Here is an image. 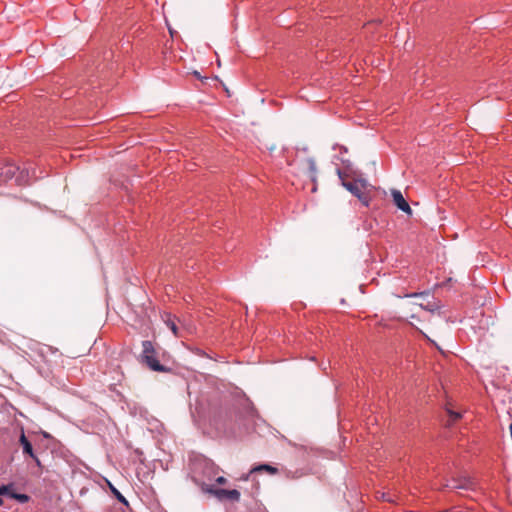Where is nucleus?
Masks as SVG:
<instances>
[{
  "label": "nucleus",
  "instance_id": "8",
  "mask_svg": "<svg viewBox=\"0 0 512 512\" xmlns=\"http://www.w3.org/2000/svg\"><path fill=\"white\" fill-rule=\"evenodd\" d=\"M336 172L339 177V180L341 181V185L347 191H349L353 196H355L357 199H361L360 195H361L362 191H361L359 185L357 184V182L356 181H352V182L346 181L344 179V173L340 168H337Z\"/></svg>",
  "mask_w": 512,
  "mask_h": 512
},
{
  "label": "nucleus",
  "instance_id": "13",
  "mask_svg": "<svg viewBox=\"0 0 512 512\" xmlns=\"http://www.w3.org/2000/svg\"><path fill=\"white\" fill-rule=\"evenodd\" d=\"M14 483H7L0 485V496H6L12 499V495L15 493Z\"/></svg>",
  "mask_w": 512,
  "mask_h": 512
},
{
  "label": "nucleus",
  "instance_id": "31",
  "mask_svg": "<svg viewBox=\"0 0 512 512\" xmlns=\"http://www.w3.org/2000/svg\"><path fill=\"white\" fill-rule=\"evenodd\" d=\"M3 505V500L0 498V506Z\"/></svg>",
  "mask_w": 512,
  "mask_h": 512
},
{
  "label": "nucleus",
  "instance_id": "15",
  "mask_svg": "<svg viewBox=\"0 0 512 512\" xmlns=\"http://www.w3.org/2000/svg\"><path fill=\"white\" fill-rule=\"evenodd\" d=\"M12 499L16 500L20 504H25L30 501L31 497L26 493H19L15 491V493L12 495Z\"/></svg>",
  "mask_w": 512,
  "mask_h": 512
},
{
  "label": "nucleus",
  "instance_id": "24",
  "mask_svg": "<svg viewBox=\"0 0 512 512\" xmlns=\"http://www.w3.org/2000/svg\"><path fill=\"white\" fill-rule=\"evenodd\" d=\"M337 147L340 149L341 153H347V151H348V149H347V147H346V146H344V145H339V144H335V145L333 146V149H336Z\"/></svg>",
  "mask_w": 512,
  "mask_h": 512
},
{
  "label": "nucleus",
  "instance_id": "4",
  "mask_svg": "<svg viewBox=\"0 0 512 512\" xmlns=\"http://www.w3.org/2000/svg\"><path fill=\"white\" fill-rule=\"evenodd\" d=\"M260 473L275 475L278 473V468L270 463H258L250 468L249 472L243 476V479L246 481L251 480L252 482H256L255 474Z\"/></svg>",
  "mask_w": 512,
  "mask_h": 512
},
{
  "label": "nucleus",
  "instance_id": "18",
  "mask_svg": "<svg viewBox=\"0 0 512 512\" xmlns=\"http://www.w3.org/2000/svg\"><path fill=\"white\" fill-rule=\"evenodd\" d=\"M425 310L434 312L439 309V306L435 302H428L425 306L421 305Z\"/></svg>",
  "mask_w": 512,
  "mask_h": 512
},
{
  "label": "nucleus",
  "instance_id": "20",
  "mask_svg": "<svg viewBox=\"0 0 512 512\" xmlns=\"http://www.w3.org/2000/svg\"><path fill=\"white\" fill-rule=\"evenodd\" d=\"M338 160L342 162V164L345 166V168L350 169L352 163L348 159L337 157Z\"/></svg>",
  "mask_w": 512,
  "mask_h": 512
},
{
  "label": "nucleus",
  "instance_id": "2",
  "mask_svg": "<svg viewBox=\"0 0 512 512\" xmlns=\"http://www.w3.org/2000/svg\"><path fill=\"white\" fill-rule=\"evenodd\" d=\"M141 346L142 352L139 355L140 363L146 365L154 372L173 373V367L168 364L165 352H160V347L157 348L150 340H143Z\"/></svg>",
  "mask_w": 512,
  "mask_h": 512
},
{
  "label": "nucleus",
  "instance_id": "26",
  "mask_svg": "<svg viewBox=\"0 0 512 512\" xmlns=\"http://www.w3.org/2000/svg\"><path fill=\"white\" fill-rule=\"evenodd\" d=\"M216 482H217L218 484H224V483H226V478H225L224 476H218V477L216 478Z\"/></svg>",
  "mask_w": 512,
  "mask_h": 512
},
{
  "label": "nucleus",
  "instance_id": "27",
  "mask_svg": "<svg viewBox=\"0 0 512 512\" xmlns=\"http://www.w3.org/2000/svg\"><path fill=\"white\" fill-rule=\"evenodd\" d=\"M297 474H298V472H290V473H289V475H288V477H291V478L295 479V478H297V477H298V475H297Z\"/></svg>",
  "mask_w": 512,
  "mask_h": 512
},
{
  "label": "nucleus",
  "instance_id": "16",
  "mask_svg": "<svg viewBox=\"0 0 512 512\" xmlns=\"http://www.w3.org/2000/svg\"><path fill=\"white\" fill-rule=\"evenodd\" d=\"M447 414L450 420L449 425L453 424L454 422L462 418V414L460 412L454 411L452 409H447Z\"/></svg>",
  "mask_w": 512,
  "mask_h": 512
},
{
  "label": "nucleus",
  "instance_id": "17",
  "mask_svg": "<svg viewBox=\"0 0 512 512\" xmlns=\"http://www.w3.org/2000/svg\"><path fill=\"white\" fill-rule=\"evenodd\" d=\"M429 296H430V291L429 290H425V291H421V292L409 293V294H406L404 297H406V298H417V297H420V298L426 299Z\"/></svg>",
  "mask_w": 512,
  "mask_h": 512
},
{
  "label": "nucleus",
  "instance_id": "7",
  "mask_svg": "<svg viewBox=\"0 0 512 512\" xmlns=\"http://www.w3.org/2000/svg\"><path fill=\"white\" fill-rule=\"evenodd\" d=\"M246 413H247V418H248V423L245 424L246 430L252 429V430L258 432L257 427L260 424H265V420L260 417L256 408L252 404H250L248 406Z\"/></svg>",
  "mask_w": 512,
  "mask_h": 512
},
{
  "label": "nucleus",
  "instance_id": "10",
  "mask_svg": "<svg viewBox=\"0 0 512 512\" xmlns=\"http://www.w3.org/2000/svg\"><path fill=\"white\" fill-rule=\"evenodd\" d=\"M447 487L451 490H469L472 482L467 478L451 479L447 483Z\"/></svg>",
  "mask_w": 512,
  "mask_h": 512
},
{
  "label": "nucleus",
  "instance_id": "3",
  "mask_svg": "<svg viewBox=\"0 0 512 512\" xmlns=\"http://www.w3.org/2000/svg\"><path fill=\"white\" fill-rule=\"evenodd\" d=\"M35 169L30 167L21 168L19 165L8 163L0 168V183L14 179L17 185H28L30 179L35 176Z\"/></svg>",
  "mask_w": 512,
  "mask_h": 512
},
{
  "label": "nucleus",
  "instance_id": "11",
  "mask_svg": "<svg viewBox=\"0 0 512 512\" xmlns=\"http://www.w3.org/2000/svg\"><path fill=\"white\" fill-rule=\"evenodd\" d=\"M199 466H202L205 470L208 471L209 479L211 476L216 474L215 464L208 458H203L199 462Z\"/></svg>",
  "mask_w": 512,
  "mask_h": 512
},
{
  "label": "nucleus",
  "instance_id": "25",
  "mask_svg": "<svg viewBox=\"0 0 512 512\" xmlns=\"http://www.w3.org/2000/svg\"><path fill=\"white\" fill-rule=\"evenodd\" d=\"M355 181L357 182V184H361L363 188H365L368 185V181L364 178H359Z\"/></svg>",
  "mask_w": 512,
  "mask_h": 512
},
{
  "label": "nucleus",
  "instance_id": "29",
  "mask_svg": "<svg viewBox=\"0 0 512 512\" xmlns=\"http://www.w3.org/2000/svg\"><path fill=\"white\" fill-rule=\"evenodd\" d=\"M301 150H302L303 152H307V151H308V147H306V146H305V147H303Z\"/></svg>",
  "mask_w": 512,
  "mask_h": 512
},
{
  "label": "nucleus",
  "instance_id": "30",
  "mask_svg": "<svg viewBox=\"0 0 512 512\" xmlns=\"http://www.w3.org/2000/svg\"><path fill=\"white\" fill-rule=\"evenodd\" d=\"M169 32L173 36V33H174L173 30L169 28Z\"/></svg>",
  "mask_w": 512,
  "mask_h": 512
},
{
  "label": "nucleus",
  "instance_id": "28",
  "mask_svg": "<svg viewBox=\"0 0 512 512\" xmlns=\"http://www.w3.org/2000/svg\"><path fill=\"white\" fill-rule=\"evenodd\" d=\"M193 74H194L197 78H201V75H200V73H199L198 71H194V73H193Z\"/></svg>",
  "mask_w": 512,
  "mask_h": 512
},
{
  "label": "nucleus",
  "instance_id": "1",
  "mask_svg": "<svg viewBox=\"0 0 512 512\" xmlns=\"http://www.w3.org/2000/svg\"><path fill=\"white\" fill-rule=\"evenodd\" d=\"M205 383L198 380L188 383L190 399L194 397L196 411L203 418H208L209 425L215 430L216 436L231 438L237 434L235 415L232 409L222 404V393L214 387L215 379L205 377Z\"/></svg>",
  "mask_w": 512,
  "mask_h": 512
},
{
  "label": "nucleus",
  "instance_id": "22",
  "mask_svg": "<svg viewBox=\"0 0 512 512\" xmlns=\"http://www.w3.org/2000/svg\"><path fill=\"white\" fill-rule=\"evenodd\" d=\"M194 353H195V354H197V355H199V356H201V357H208V358H210V357L205 353V351H204V350H202V349H200V348H196V349L194 350Z\"/></svg>",
  "mask_w": 512,
  "mask_h": 512
},
{
  "label": "nucleus",
  "instance_id": "12",
  "mask_svg": "<svg viewBox=\"0 0 512 512\" xmlns=\"http://www.w3.org/2000/svg\"><path fill=\"white\" fill-rule=\"evenodd\" d=\"M108 485L112 495L118 500V502L125 506H129V502L124 495L111 482H108Z\"/></svg>",
  "mask_w": 512,
  "mask_h": 512
},
{
  "label": "nucleus",
  "instance_id": "14",
  "mask_svg": "<svg viewBox=\"0 0 512 512\" xmlns=\"http://www.w3.org/2000/svg\"><path fill=\"white\" fill-rule=\"evenodd\" d=\"M306 161L308 163L309 178L311 179V181L315 182L316 174H317L316 162H315L314 158H312V157L307 158Z\"/></svg>",
  "mask_w": 512,
  "mask_h": 512
},
{
  "label": "nucleus",
  "instance_id": "32",
  "mask_svg": "<svg viewBox=\"0 0 512 512\" xmlns=\"http://www.w3.org/2000/svg\"><path fill=\"white\" fill-rule=\"evenodd\" d=\"M265 512H267V511H265Z\"/></svg>",
  "mask_w": 512,
  "mask_h": 512
},
{
  "label": "nucleus",
  "instance_id": "23",
  "mask_svg": "<svg viewBox=\"0 0 512 512\" xmlns=\"http://www.w3.org/2000/svg\"><path fill=\"white\" fill-rule=\"evenodd\" d=\"M30 458L33 459V461L35 462L37 467L42 468V462L36 454H34V456H32Z\"/></svg>",
  "mask_w": 512,
  "mask_h": 512
},
{
  "label": "nucleus",
  "instance_id": "21",
  "mask_svg": "<svg viewBox=\"0 0 512 512\" xmlns=\"http://www.w3.org/2000/svg\"><path fill=\"white\" fill-rule=\"evenodd\" d=\"M168 327L171 329L174 335H177L178 328L174 322H168Z\"/></svg>",
  "mask_w": 512,
  "mask_h": 512
},
{
  "label": "nucleus",
  "instance_id": "19",
  "mask_svg": "<svg viewBox=\"0 0 512 512\" xmlns=\"http://www.w3.org/2000/svg\"><path fill=\"white\" fill-rule=\"evenodd\" d=\"M361 199H358L364 206L368 207L370 198L363 194V192L360 195Z\"/></svg>",
  "mask_w": 512,
  "mask_h": 512
},
{
  "label": "nucleus",
  "instance_id": "5",
  "mask_svg": "<svg viewBox=\"0 0 512 512\" xmlns=\"http://www.w3.org/2000/svg\"><path fill=\"white\" fill-rule=\"evenodd\" d=\"M206 491L210 494H213L219 500L238 501L241 496L237 489L215 488L212 485L208 486Z\"/></svg>",
  "mask_w": 512,
  "mask_h": 512
},
{
  "label": "nucleus",
  "instance_id": "9",
  "mask_svg": "<svg viewBox=\"0 0 512 512\" xmlns=\"http://www.w3.org/2000/svg\"><path fill=\"white\" fill-rule=\"evenodd\" d=\"M19 444L22 447V453L24 456L32 457L34 456L35 451L31 441L27 438L25 431L21 428L20 436H19Z\"/></svg>",
  "mask_w": 512,
  "mask_h": 512
},
{
  "label": "nucleus",
  "instance_id": "6",
  "mask_svg": "<svg viewBox=\"0 0 512 512\" xmlns=\"http://www.w3.org/2000/svg\"><path fill=\"white\" fill-rule=\"evenodd\" d=\"M391 196L394 205L405 214L411 216L413 211L409 203L404 198L402 192L398 189H391Z\"/></svg>",
  "mask_w": 512,
  "mask_h": 512
}]
</instances>
